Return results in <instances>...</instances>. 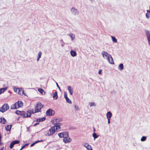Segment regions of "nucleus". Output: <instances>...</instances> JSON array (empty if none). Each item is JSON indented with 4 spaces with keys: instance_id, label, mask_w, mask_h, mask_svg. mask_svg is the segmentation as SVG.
<instances>
[{
    "instance_id": "obj_1",
    "label": "nucleus",
    "mask_w": 150,
    "mask_h": 150,
    "mask_svg": "<svg viewBox=\"0 0 150 150\" xmlns=\"http://www.w3.org/2000/svg\"><path fill=\"white\" fill-rule=\"evenodd\" d=\"M101 54L103 58L107 59L110 64H114L113 59L110 55L105 51H103L101 53Z\"/></svg>"
},
{
    "instance_id": "obj_2",
    "label": "nucleus",
    "mask_w": 150,
    "mask_h": 150,
    "mask_svg": "<svg viewBox=\"0 0 150 150\" xmlns=\"http://www.w3.org/2000/svg\"><path fill=\"white\" fill-rule=\"evenodd\" d=\"M69 137L68 132H66L63 139V141L65 143L69 142L71 141V139Z\"/></svg>"
},
{
    "instance_id": "obj_3",
    "label": "nucleus",
    "mask_w": 150,
    "mask_h": 150,
    "mask_svg": "<svg viewBox=\"0 0 150 150\" xmlns=\"http://www.w3.org/2000/svg\"><path fill=\"white\" fill-rule=\"evenodd\" d=\"M9 108V106L6 103L4 104L0 108V111L3 113L7 111Z\"/></svg>"
},
{
    "instance_id": "obj_4",
    "label": "nucleus",
    "mask_w": 150,
    "mask_h": 150,
    "mask_svg": "<svg viewBox=\"0 0 150 150\" xmlns=\"http://www.w3.org/2000/svg\"><path fill=\"white\" fill-rule=\"evenodd\" d=\"M42 107V105L41 103L39 102L36 104V105L35 107V112H37L40 111Z\"/></svg>"
},
{
    "instance_id": "obj_5",
    "label": "nucleus",
    "mask_w": 150,
    "mask_h": 150,
    "mask_svg": "<svg viewBox=\"0 0 150 150\" xmlns=\"http://www.w3.org/2000/svg\"><path fill=\"white\" fill-rule=\"evenodd\" d=\"M145 33L148 41V44L150 45V31L146 29L145 30Z\"/></svg>"
},
{
    "instance_id": "obj_6",
    "label": "nucleus",
    "mask_w": 150,
    "mask_h": 150,
    "mask_svg": "<svg viewBox=\"0 0 150 150\" xmlns=\"http://www.w3.org/2000/svg\"><path fill=\"white\" fill-rule=\"evenodd\" d=\"M54 111L52 109H49L47 110L46 112V114L48 116H52L54 114Z\"/></svg>"
},
{
    "instance_id": "obj_7",
    "label": "nucleus",
    "mask_w": 150,
    "mask_h": 150,
    "mask_svg": "<svg viewBox=\"0 0 150 150\" xmlns=\"http://www.w3.org/2000/svg\"><path fill=\"white\" fill-rule=\"evenodd\" d=\"M54 127H52L49 130L48 132V134L49 136L53 134L55 132V129L54 128Z\"/></svg>"
},
{
    "instance_id": "obj_8",
    "label": "nucleus",
    "mask_w": 150,
    "mask_h": 150,
    "mask_svg": "<svg viewBox=\"0 0 150 150\" xmlns=\"http://www.w3.org/2000/svg\"><path fill=\"white\" fill-rule=\"evenodd\" d=\"M71 11L74 15H78L79 14V12L74 7H72L71 10Z\"/></svg>"
},
{
    "instance_id": "obj_9",
    "label": "nucleus",
    "mask_w": 150,
    "mask_h": 150,
    "mask_svg": "<svg viewBox=\"0 0 150 150\" xmlns=\"http://www.w3.org/2000/svg\"><path fill=\"white\" fill-rule=\"evenodd\" d=\"M17 108L21 107L23 105V102L21 101H18L15 103Z\"/></svg>"
},
{
    "instance_id": "obj_10",
    "label": "nucleus",
    "mask_w": 150,
    "mask_h": 150,
    "mask_svg": "<svg viewBox=\"0 0 150 150\" xmlns=\"http://www.w3.org/2000/svg\"><path fill=\"white\" fill-rule=\"evenodd\" d=\"M83 145L86 147L88 150H93L91 146L87 143H84Z\"/></svg>"
},
{
    "instance_id": "obj_11",
    "label": "nucleus",
    "mask_w": 150,
    "mask_h": 150,
    "mask_svg": "<svg viewBox=\"0 0 150 150\" xmlns=\"http://www.w3.org/2000/svg\"><path fill=\"white\" fill-rule=\"evenodd\" d=\"M67 35H69L71 38V40L73 41L75 39V35L71 33H70L69 34H67Z\"/></svg>"
},
{
    "instance_id": "obj_12",
    "label": "nucleus",
    "mask_w": 150,
    "mask_h": 150,
    "mask_svg": "<svg viewBox=\"0 0 150 150\" xmlns=\"http://www.w3.org/2000/svg\"><path fill=\"white\" fill-rule=\"evenodd\" d=\"M54 128L55 129V130H59L60 128L59 123H55V124L54 125Z\"/></svg>"
},
{
    "instance_id": "obj_13",
    "label": "nucleus",
    "mask_w": 150,
    "mask_h": 150,
    "mask_svg": "<svg viewBox=\"0 0 150 150\" xmlns=\"http://www.w3.org/2000/svg\"><path fill=\"white\" fill-rule=\"evenodd\" d=\"M67 89L70 95H72L73 93V88L71 86H69L67 87Z\"/></svg>"
},
{
    "instance_id": "obj_14",
    "label": "nucleus",
    "mask_w": 150,
    "mask_h": 150,
    "mask_svg": "<svg viewBox=\"0 0 150 150\" xmlns=\"http://www.w3.org/2000/svg\"><path fill=\"white\" fill-rule=\"evenodd\" d=\"M71 55L73 57H74L76 55V51L73 50H71L70 52Z\"/></svg>"
},
{
    "instance_id": "obj_15",
    "label": "nucleus",
    "mask_w": 150,
    "mask_h": 150,
    "mask_svg": "<svg viewBox=\"0 0 150 150\" xmlns=\"http://www.w3.org/2000/svg\"><path fill=\"white\" fill-rule=\"evenodd\" d=\"M112 114L110 111H109L107 112L106 115L107 117V119H110L111 117L112 116Z\"/></svg>"
},
{
    "instance_id": "obj_16",
    "label": "nucleus",
    "mask_w": 150,
    "mask_h": 150,
    "mask_svg": "<svg viewBox=\"0 0 150 150\" xmlns=\"http://www.w3.org/2000/svg\"><path fill=\"white\" fill-rule=\"evenodd\" d=\"M0 122L1 123L3 124H5L6 123V120L4 118L1 117L0 118Z\"/></svg>"
},
{
    "instance_id": "obj_17",
    "label": "nucleus",
    "mask_w": 150,
    "mask_h": 150,
    "mask_svg": "<svg viewBox=\"0 0 150 150\" xmlns=\"http://www.w3.org/2000/svg\"><path fill=\"white\" fill-rule=\"evenodd\" d=\"M12 126V125H9L6 126L5 127L6 130L7 131H10L11 129Z\"/></svg>"
},
{
    "instance_id": "obj_18",
    "label": "nucleus",
    "mask_w": 150,
    "mask_h": 150,
    "mask_svg": "<svg viewBox=\"0 0 150 150\" xmlns=\"http://www.w3.org/2000/svg\"><path fill=\"white\" fill-rule=\"evenodd\" d=\"M53 98L54 99H56L57 98L58 96L57 95V91H55L53 94Z\"/></svg>"
},
{
    "instance_id": "obj_19",
    "label": "nucleus",
    "mask_w": 150,
    "mask_h": 150,
    "mask_svg": "<svg viewBox=\"0 0 150 150\" xmlns=\"http://www.w3.org/2000/svg\"><path fill=\"white\" fill-rule=\"evenodd\" d=\"M46 119V118L45 117H44L42 118H38L36 119V121L37 122H42L44 120Z\"/></svg>"
},
{
    "instance_id": "obj_20",
    "label": "nucleus",
    "mask_w": 150,
    "mask_h": 150,
    "mask_svg": "<svg viewBox=\"0 0 150 150\" xmlns=\"http://www.w3.org/2000/svg\"><path fill=\"white\" fill-rule=\"evenodd\" d=\"M124 68L123 64H120L118 66V69L120 71H122Z\"/></svg>"
},
{
    "instance_id": "obj_21",
    "label": "nucleus",
    "mask_w": 150,
    "mask_h": 150,
    "mask_svg": "<svg viewBox=\"0 0 150 150\" xmlns=\"http://www.w3.org/2000/svg\"><path fill=\"white\" fill-rule=\"evenodd\" d=\"M42 54V53L41 51H39V52L38 54V57H37V61L38 62V61L41 58Z\"/></svg>"
},
{
    "instance_id": "obj_22",
    "label": "nucleus",
    "mask_w": 150,
    "mask_h": 150,
    "mask_svg": "<svg viewBox=\"0 0 150 150\" xmlns=\"http://www.w3.org/2000/svg\"><path fill=\"white\" fill-rule=\"evenodd\" d=\"M26 117H29L31 116V111H27V112L26 113Z\"/></svg>"
},
{
    "instance_id": "obj_23",
    "label": "nucleus",
    "mask_w": 150,
    "mask_h": 150,
    "mask_svg": "<svg viewBox=\"0 0 150 150\" xmlns=\"http://www.w3.org/2000/svg\"><path fill=\"white\" fill-rule=\"evenodd\" d=\"M65 132H64L63 133H59L58 134V135L60 138H64L65 135Z\"/></svg>"
},
{
    "instance_id": "obj_24",
    "label": "nucleus",
    "mask_w": 150,
    "mask_h": 150,
    "mask_svg": "<svg viewBox=\"0 0 150 150\" xmlns=\"http://www.w3.org/2000/svg\"><path fill=\"white\" fill-rule=\"evenodd\" d=\"M18 93L20 95H25L24 94V91L20 88L19 91L18 92Z\"/></svg>"
},
{
    "instance_id": "obj_25",
    "label": "nucleus",
    "mask_w": 150,
    "mask_h": 150,
    "mask_svg": "<svg viewBox=\"0 0 150 150\" xmlns=\"http://www.w3.org/2000/svg\"><path fill=\"white\" fill-rule=\"evenodd\" d=\"M11 109H17L15 103L11 105Z\"/></svg>"
},
{
    "instance_id": "obj_26",
    "label": "nucleus",
    "mask_w": 150,
    "mask_h": 150,
    "mask_svg": "<svg viewBox=\"0 0 150 150\" xmlns=\"http://www.w3.org/2000/svg\"><path fill=\"white\" fill-rule=\"evenodd\" d=\"M111 38L113 42L115 43H116L117 42V40L115 37L111 36Z\"/></svg>"
},
{
    "instance_id": "obj_27",
    "label": "nucleus",
    "mask_w": 150,
    "mask_h": 150,
    "mask_svg": "<svg viewBox=\"0 0 150 150\" xmlns=\"http://www.w3.org/2000/svg\"><path fill=\"white\" fill-rule=\"evenodd\" d=\"M38 91L42 94H43V92H44V90L41 88H39L38 89Z\"/></svg>"
},
{
    "instance_id": "obj_28",
    "label": "nucleus",
    "mask_w": 150,
    "mask_h": 150,
    "mask_svg": "<svg viewBox=\"0 0 150 150\" xmlns=\"http://www.w3.org/2000/svg\"><path fill=\"white\" fill-rule=\"evenodd\" d=\"M43 141V140H40V141H36V142H35L32 143V144H31V145H30V146L31 147L32 146H33L36 143H37L39 142H42Z\"/></svg>"
},
{
    "instance_id": "obj_29",
    "label": "nucleus",
    "mask_w": 150,
    "mask_h": 150,
    "mask_svg": "<svg viewBox=\"0 0 150 150\" xmlns=\"http://www.w3.org/2000/svg\"><path fill=\"white\" fill-rule=\"evenodd\" d=\"M146 136H143L141 139V141L143 142L146 140Z\"/></svg>"
},
{
    "instance_id": "obj_30",
    "label": "nucleus",
    "mask_w": 150,
    "mask_h": 150,
    "mask_svg": "<svg viewBox=\"0 0 150 150\" xmlns=\"http://www.w3.org/2000/svg\"><path fill=\"white\" fill-rule=\"evenodd\" d=\"M93 138H94V139L97 138L98 137V136L95 133H94L93 134Z\"/></svg>"
},
{
    "instance_id": "obj_31",
    "label": "nucleus",
    "mask_w": 150,
    "mask_h": 150,
    "mask_svg": "<svg viewBox=\"0 0 150 150\" xmlns=\"http://www.w3.org/2000/svg\"><path fill=\"white\" fill-rule=\"evenodd\" d=\"M20 89V88H15L14 89V91L15 92L18 93V92L19 91Z\"/></svg>"
},
{
    "instance_id": "obj_32",
    "label": "nucleus",
    "mask_w": 150,
    "mask_h": 150,
    "mask_svg": "<svg viewBox=\"0 0 150 150\" xmlns=\"http://www.w3.org/2000/svg\"><path fill=\"white\" fill-rule=\"evenodd\" d=\"M14 144L13 142H12L11 144H10V148L11 149H12L13 147V146H14Z\"/></svg>"
},
{
    "instance_id": "obj_33",
    "label": "nucleus",
    "mask_w": 150,
    "mask_h": 150,
    "mask_svg": "<svg viewBox=\"0 0 150 150\" xmlns=\"http://www.w3.org/2000/svg\"><path fill=\"white\" fill-rule=\"evenodd\" d=\"M22 116L23 117H26V114L25 112H21V114Z\"/></svg>"
},
{
    "instance_id": "obj_34",
    "label": "nucleus",
    "mask_w": 150,
    "mask_h": 150,
    "mask_svg": "<svg viewBox=\"0 0 150 150\" xmlns=\"http://www.w3.org/2000/svg\"><path fill=\"white\" fill-rule=\"evenodd\" d=\"M67 102L68 103L71 104V101L68 98L66 99Z\"/></svg>"
},
{
    "instance_id": "obj_35",
    "label": "nucleus",
    "mask_w": 150,
    "mask_h": 150,
    "mask_svg": "<svg viewBox=\"0 0 150 150\" xmlns=\"http://www.w3.org/2000/svg\"><path fill=\"white\" fill-rule=\"evenodd\" d=\"M89 104L91 107L93 106H95L96 105L93 102H90L89 103Z\"/></svg>"
},
{
    "instance_id": "obj_36",
    "label": "nucleus",
    "mask_w": 150,
    "mask_h": 150,
    "mask_svg": "<svg viewBox=\"0 0 150 150\" xmlns=\"http://www.w3.org/2000/svg\"><path fill=\"white\" fill-rule=\"evenodd\" d=\"M64 97L65 98V99L68 98V97H67V93L66 91H65L64 93Z\"/></svg>"
},
{
    "instance_id": "obj_37",
    "label": "nucleus",
    "mask_w": 150,
    "mask_h": 150,
    "mask_svg": "<svg viewBox=\"0 0 150 150\" xmlns=\"http://www.w3.org/2000/svg\"><path fill=\"white\" fill-rule=\"evenodd\" d=\"M74 107H75V111H76L79 110V107L77 105H75L74 106Z\"/></svg>"
},
{
    "instance_id": "obj_38",
    "label": "nucleus",
    "mask_w": 150,
    "mask_h": 150,
    "mask_svg": "<svg viewBox=\"0 0 150 150\" xmlns=\"http://www.w3.org/2000/svg\"><path fill=\"white\" fill-rule=\"evenodd\" d=\"M62 119H56V123H58V122L62 121Z\"/></svg>"
},
{
    "instance_id": "obj_39",
    "label": "nucleus",
    "mask_w": 150,
    "mask_h": 150,
    "mask_svg": "<svg viewBox=\"0 0 150 150\" xmlns=\"http://www.w3.org/2000/svg\"><path fill=\"white\" fill-rule=\"evenodd\" d=\"M13 142L14 144H18L19 142V141L17 140H14L13 141Z\"/></svg>"
},
{
    "instance_id": "obj_40",
    "label": "nucleus",
    "mask_w": 150,
    "mask_h": 150,
    "mask_svg": "<svg viewBox=\"0 0 150 150\" xmlns=\"http://www.w3.org/2000/svg\"><path fill=\"white\" fill-rule=\"evenodd\" d=\"M146 18L147 19H149L150 18V16L149 13H146Z\"/></svg>"
},
{
    "instance_id": "obj_41",
    "label": "nucleus",
    "mask_w": 150,
    "mask_h": 150,
    "mask_svg": "<svg viewBox=\"0 0 150 150\" xmlns=\"http://www.w3.org/2000/svg\"><path fill=\"white\" fill-rule=\"evenodd\" d=\"M4 91L2 88H1L0 89V95L2 93H4Z\"/></svg>"
},
{
    "instance_id": "obj_42",
    "label": "nucleus",
    "mask_w": 150,
    "mask_h": 150,
    "mask_svg": "<svg viewBox=\"0 0 150 150\" xmlns=\"http://www.w3.org/2000/svg\"><path fill=\"white\" fill-rule=\"evenodd\" d=\"M21 112L19 110H17L16 111L15 113L17 114H19Z\"/></svg>"
},
{
    "instance_id": "obj_43",
    "label": "nucleus",
    "mask_w": 150,
    "mask_h": 150,
    "mask_svg": "<svg viewBox=\"0 0 150 150\" xmlns=\"http://www.w3.org/2000/svg\"><path fill=\"white\" fill-rule=\"evenodd\" d=\"M7 87H5V88H2L4 91V92L7 89Z\"/></svg>"
},
{
    "instance_id": "obj_44",
    "label": "nucleus",
    "mask_w": 150,
    "mask_h": 150,
    "mask_svg": "<svg viewBox=\"0 0 150 150\" xmlns=\"http://www.w3.org/2000/svg\"><path fill=\"white\" fill-rule=\"evenodd\" d=\"M102 71V70L101 69L99 70V71H98V74H100L101 73Z\"/></svg>"
},
{
    "instance_id": "obj_45",
    "label": "nucleus",
    "mask_w": 150,
    "mask_h": 150,
    "mask_svg": "<svg viewBox=\"0 0 150 150\" xmlns=\"http://www.w3.org/2000/svg\"><path fill=\"white\" fill-rule=\"evenodd\" d=\"M56 85H57V86L58 87V88L59 89V90L61 91L60 88L59 87V85H58V84L57 83H56Z\"/></svg>"
},
{
    "instance_id": "obj_46",
    "label": "nucleus",
    "mask_w": 150,
    "mask_h": 150,
    "mask_svg": "<svg viewBox=\"0 0 150 150\" xmlns=\"http://www.w3.org/2000/svg\"><path fill=\"white\" fill-rule=\"evenodd\" d=\"M108 120V124H110V119H107Z\"/></svg>"
},
{
    "instance_id": "obj_47",
    "label": "nucleus",
    "mask_w": 150,
    "mask_h": 150,
    "mask_svg": "<svg viewBox=\"0 0 150 150\" xmlns=\"http://www.w3.org/2000/svg\"><path fill=\"white\" fill-rule=\"evenodd\" d=\"M62 46L63 47L64 46V42H62V44H61Z\"/></svg>"
},
{
    "instance_id": "obj_48",
    "label": "nucleus",
    "mask_w": 150,
    "mask_h": 150,
    "mask_svg": "<svg viewBox=\"0 0 150 150\" xmlns=\"http://www.w3.org/2000/svg\"><path fill=\"white\" fill-rule=\"evenodd\" d=\"M25 147V145H24L21 148V150H22V149H23V148H24Z\"/></svg>"
},
{
    "instance_id": "obj_49",
    "label": "nucleus",
    "mask_w": 150,
    "mask_h": 150,
    "mask_svg": "<svg viewBox=\"0 0 150 150\" xmlns=\"http://www.w3.org/2000/svg\"><path fill=\"white\" fill-rule=\"evenodd\" d=\"M39 124V123H38V122L35 123V124H34V126H35L37 125H38Z\"/></svg>"
},
{
    "instance_id": "obj_50",
    "label": "nucleus",
    "mask_w": 150,
    "mask_h": 150,
    "mask_svg": "<svg viewBox=\"0 0 150 150\" xmlns=\"http://www.w3.org/2000/svg\"><path fill=\"white\" fill-rule=\"evenodd\" d=\"M146 11L147 12V13H150V11L149 10H147Z\"/></svg>"
},
{
    "instance_id": "obj_51",
    "label": "nucleus",
    "mask_w": 150,
    "mask_h": 150,
    "mask_svg": "<svg viewBox=\"0 0 150 150\" xmlns=\"http://www.w3.org/2000/svg\"><path fill=\"white\" fill-rule=\"evenodd\" d=\"M35 113V111H34L33 110H32V111H31V113Z\"/></svg>"
},
{
    "instance_id": "obj_52",
    "label": "nucleus",
    "mask_w": 150,
    "mask_h": 150,
    "mask_svg": "<svg viewBox=\"0 0 150 150\" xmlns=\"http://www.w3.org/2000/svg\"><path fill=\"white\" fill-rule=\"evenodd\" d=\"M24 144V145H25V147L26 146H27V145H28V144Z\"/></svg>"
},
{
    "instance_id": "obj_53",
    "label": "nucleus",
    "mask_w": 150,
    "mask_h": 150,
    "mask_svg": "<svg viewBox=\"0 0 150 150\" xmlns=\"http://www.w3.org/2000/svg\"><path fill=\"white\" fill-rule=\"evenodd\" d=\"M24 144V145H25V147L26 146H27V145H28V144Z\"/></svg>"
},
{
    "instance_id": "obj_54",
    "label": "nucleus",
    "mask_w": 150,
    "mask_h": 150,
    "mask_svg": "<svg viewBox=\"0 0 150 150\" xmlns=\"http://www.w3.org/2000/svg\"><path fill=\"white\" fill-rule=\"evenodd\" d=\"M62 42H63V40H60Z\"/></svg>"
},
{
    "instance_id": "obj_55",
    "label": "nucleus",
    "mask_w": 150,
    "mask_h": 150,
    "mask_svg": "<svg viewBox=\"0 0 150 150\" xmlns=\"http://www.w3.org/2000/svg\"><path fill=\"white\" fill-rule=\"evenodd\" d=\"M0 150H3V148H1V149H0Z\"/></svg>"
},
{
    "instance_id": "obj_56",
    "label": "nucleus",
    "mask_w": 150,
    "mask_h": 150,
    "mask_svg": "<svg viewBox=\"0 0 150 150\" xmlns=\"http://www.w3.org/2000/svg\"><path fill=\"white\" fill-rule=\"evenodd\" d=\"M94 131H95V129H94Z\"/></svg>"
}]
</instances>
